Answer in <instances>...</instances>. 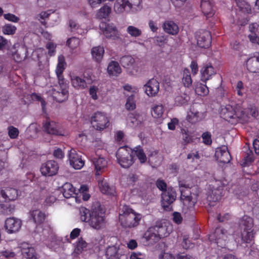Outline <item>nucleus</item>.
Here are the masks:
<instances>
[{
  "label": "nucleus",
  "instance_id": "9",
  "mask_svg": "<svg viewBox=\"0 0 259 259\" xmlns=\"http://www.w3.org/2000/svg\"><path fill=\"white\" fill-rule=\"evenodd\" d=\"M91 122L97 130L102 131L109 125V121L106 115L101 112H96L91 117Z\"/></svg>",
  "mask_w": 259,
  "mask_h": 259
},
{
  "label": "nucleus",
  "instance_id": "49",
  "mask_svg": "<svg viewBox=\"0 0 259 259\" xmlns=\"http://www.w3.org/2000/svg\"><path fill=\"white\" fill-rule=\"evenodd\" d=\"M182 139L184 141V145H187L188 143L193 142V136L189 134V131L185 129L181 130Z\"/></svg>",
  "mask_w": 259,
  "mask_h": 259
},
{
  "label": "nucleus",
  "instance_id": "36",
  "mask_svg": "<svg viewBox=\"0 0 259 259\" xmlns=\"http://www.w3.org/2000/svg\"><path fill=\"white\" fill-rule=\"evenodd\" d=\"M107 71L110 75H116L121 72V68L118 62L111 61L107 67Z\"/></svg>",
  "mask_w": 259,
  "mask_h": 259
},
{
  "label": "nucleus",
  "instance_id": "46",
  "mask_svg": "<svg viewBox=\"0 0 259 259\" xmlns=\"http://www.w3.org/2000/svg\"><path fill=\"white\" fill-rule=\"evenodd\" d=\"M133 151H134V156L136 155L141 163H144L146 161V156L143 150L140 146L135 147Z\"/></svg>",
  "mask_w": 259,
  "mask_h": 259
},
{
  "label": "nucleus",
  "instance_id": "8",
  "mask_svg": "<svg viewBox=\"0 0 259 259\" xmlns=\"http://www.w3.org/2000/svg\"><path fill=\"white\" fill-rule=\"evenodd\" d=\"M228 235L227 231L220 226L216 228L214 232L209 235V239L210 241H214L218 246L223 248L226 245Z\"/></svg>",
  "mask_w": 259,
  "mask_h": 259
},
{
  "label": "nucleus",
  "instance_id": "11",
  "mask_svg": "<svg viewBox=\"0 0 259 259\" xmlns=\"http://www.w3.org/2000/svg\"><path fill=\"white\" fill-rule=\"evenodd\" d=\"M58 169L59 166L56 161L49 160L42 165L40 171L44 176L52 177L57 173Z\"/></svg>",
  "mask_w": 259,
  "mask_h": 259
},
{
  "label": "nucleus",
  "instance_id": "21",
  "mask_svg": "<svg viewBox=\"0 0 259 259\" xmlns=\"http://www.w3.org/2000/svg\"><path fill=\"white\" fill-rule=\"evenodd\" d=\"M133 0H117L114 6L115 10L118 13L129 12L134 5Z\"/></svg>",
  "mask_w": 259,
  "mask_h": 259
},
{
  "label": "nucleus",
  "instance_id": "22",
  "mask_svg": "<svg viewBox=\"0 0 259 259\" xmlns=\"http://www.w3.org/2000/svg\"><path fill=\"white\" fill-rule=\"evenodd\" d=\"M159 82L154 79H151L144 85L145 93L149 97L156 95L159 91Z\"/></svg>",
  "mask_w": 259,
  "mask_h": 259
},
{
  "label": "nucleus",
  "instance_id": "42",
  "mask_svg": "<svg viewBox=\"0 0 259 259\" xmlns=\"http://www.w3.org/2000/svg\"><path fill=\"white\" fill-rule=\"evenodd\" d=\"M111 11V7L107 5H104L97 13V17L100 19L106 18L108 16Z\"/></svg>",
  "mask_w": 259,
  "mask_h": 259
},
{
  "label": "nucleus",
  "instance_id": "25",
  "mask_svg": "<svg viewBox=\"0 0 259 259\" xmlns=\"http://www.w3.org/2000/svg\"><path fill=\"white\" fill-rule=\"evenodd\" d=\"M246 67L250 72H259V55L249 58L246 61Z\"/></svg>",
  "mask_w": 259,
  "mask_h": 259
},
{
  "label": "nucleus",
  "instance_id": "54",
  "mask_svg": "<svg viewBox=\"0 0 259 259\" xmlns=\"http://www.w3.org/2000/svg\"><path fill=\"white\" fill-rule=\"evenodd\" d=\"M30 96L32 100L40 102L42 106V109L43 111L45 112L46 102H45L44 99L41 97V96L37 94L36 93H32L30 95Z\"/></svg>",
  "mask_w": 259,
  "mask_h": 259
},
{
  "label": "nucleus",
  "instance_id": "7",
  "mask_svg": "<svg viewBox=\"0 0 259 259\" xmlns=\"http://www.w3.org/2000/svg\"><path fill=\"white\" fill-rule=\"evenodd\" d=\"M177 198V192L175 188L169 187L161 193V205L163 210L167 211L172 210V203Z\"/></svg>",
  "mask_w": 259,
  "mask_h": 259
},
{
  "label": "nucleus",
  "instance_id": "62",
  "mask_svg": "<svg viewBox=\"0 0 259 259\" xmlns=\"http://www.w3.org/2000/svg\"><path fill=\"white\" fill-rule=\"evenodd\" d=\"M203 142L207 145H210L212 143L211 135L209 132L204 133L202 135Z\"/></svg>",
  "mask_w": 259,
  "mask_h": 259
},
{
  "label": "nucleus",
  "instance_id": "20",
  "mask_svg": "<svg viewBox=\"0 0 259 259\" xmlns=\"http://www.w3.org/2000/svg\"><path fill=\"white\" fill-rule=\"evenodd\" d=\"M213 7V0H201L200 3L201 11L207 18L211 17L214 14L215 11Z\"/></svg>",
  "mask_w": 259,
  "mask_h": 259
},
{
  "label": "nucleus",
  "instance_id": "17",
  "mask_svg": "<svg viewBox=\"0 0 259 259\" xmlns=\"http://www.w3.org/2000/svg\"><path fill=\"white\" fill-rule=\"evenodd\" d=\"M69 159L70 165L75 169H80L84 165V161L73 149L69 151Z\"/></svg>",
  "mask_w": 259,
  "mask_h": 259
},
{
  "label": "nucleus",
  "instance_id": "23",
  "mask_svg": "<svg viewBox=\"0 0 259 259\" xmlns=\"http://www.w3.org/2000/svg\"><path fill=\"white\" fill-rule=\"evenodd\" d=\"M29 219L33 221L37 226L42 224L46 220L45 213L40 210L36 209L30 211Z\"/></svg>",
  "mask_w": 259,
  "mask_h": 259
},
{
  "label": "nucleus",
  "instance_id": "55",
  "mask_svg": "<svg viewBox=\"0 0 259 259\" xmlns=\"http://www.w3.org/2000/svg\"><path fill=\"white\" fill-rule=\"evenodd\" d=\"M79 44V39L75 37L69 38L67 41V45L73 49L76 48Z\"/></svg>",
  "mask_w": 259,
  "mask_h": 259
},
{
  "label": "nucleus",
  "instance_id": "39",
  "mask_svg": "<svg viewBox=\"0 0 259 259\" xmlns=\"http://www.w3.org/2000/svg\"><path fill=\"white\" fill-rule=\"evenodd\" d=\"M237 6L242 12L250 14L251 9L250 5L244 0H235Z\"/></svg>",
  "mask_w": 259,
  "mask_h": 259
},
{
  "label": "nucleus",
  "instance_id": "14",
  "mask_svg": "<svg viewBox=\"0 0 259 259\" xmlns=\"http://www.w3.org/2000/svg\"><path fill=\"white\" fill-rule=\"evenodd\" d=\"M5 227L8 233H16L21 227V221L14 218H10L6 220Z\"/></svg>",
  "mask_w": 259,
  "mask_h": 259
},
{
  "label": "nucleus",
  "instance_id": "13",
  "mask_svg": "<svg viewBox=\"0 0 259 259\" xmlns=\"http://www.w3.org/2000/svg\"><path fill=\"white\" fill-rule=\"evenodd\" d=\"M197 45L201 48H207L211 44V36L210 32L203 30L197 34Z\"/></svg>",
  "mask_w": 259,
  "mask_h": 259
},
{
  "label": "nucleus",
  "instance_id": "52",
  "mask_svg": "<svg viewBox=\"0 0 259 259\" xmlns=\"http://www.w3.org/2000/svg\"><path fill=\"white\" fill-rule=\"evenodd\" d=\"M134 95H132L129 96L126 102L125 103V108L128 110H133L136 108V103L134 100Z\"/></svg>",
  "mask_w": 259,
  "mask_h": 259
},
{
  "label": "nucleus",
  "instance_id": "1",
  "mask_svg": "<svg viewBox=\"0 0 259 259\" xmlns=\"http://www.w3.org/2000/svg\"><path fill=\"white\" fill-rule=\"evenodd\" d=\"M79 213L81 221L88 223L93 229L99 230L105 224V211L99 202L94 203L90 209L81 207Z\"/></svg>",
  "mask_w": 259,
  "mask_h": 259
},
{
  "label": "nucleus",
  "instance_id": "44",
  "mask_svg": "<svg viewBox=\"0 0 259 259\" xmlns=\"http://www.w3.org/2000/svg\"><path fill=\"white\" fill-rule=\"evenodd\" d=\"M135 62V59L131 56H125L121 58L120 63L124 68H128Z\"/></svg>",
  "mask_w": 259,
  "mask_h": 259
},
{
  "label": "nucleus",
  "instance_id": "56",
  "mask_svg": "<svg viewBox=\"0 0 259 259\" xmlns=\"http://www.w3.org/2000/svg\"><path fill=\"white\" fill-rule=\"evenodd\" d=\"M127 31L129 34L133 36L137 37L141 34V31L138 28L133 26H128Z\"/></svg>",
  "mask_w": 259,
  "mask_h": 259
},
{
  "label": "nucleus",
  "instance_id": "2",
  "mask_svg": "<svg viewBox=\"0 0 259 259\" xmlns=\"http://www.w3.org/2000/svg\"><path fill=\"white\" fill-rule=\"evenodd\" d=\"M189 181L179 182L180 191L181 192L180 200L183 202V210L186 213L187 211H192L194 210V206L196 203L200 189L198 186L192 182L189 181L196 180V179H188Z\"/></svg>",
  "mask_w": 259,
  "mask_h": 259
},
{
  "label": "nucleus",
  "instance_id": "19",
  "mask_svg": "<svg viewBox=\"0 0 259 259\" xmlns=\"http://www.w3.org/2000/svg\"><path fill=\"white\" fill-rule=\"evenodd\" d=\"M98 185L100 191L103 194L109 196H115L116 195L115 187L113 185H110L104 179L99 181Z\"/></svg>",
  "mask_w": 259,
  "mask_h": 259
},
{
  "label": "nucleus",
  "instance_id": "51",
  "mask_svg": "<svg viewBox=\"0 0 259 259\" xmlns=\"http://www.w3.org/2000/svg\"><path fill=\"white\" fill-rule=\"evenodd\" d=\"M2 29L4 34L12 35L15 33L16 27L10 24H7L3 26Z\"/></svg>",
  "mask_w": 259,
  "mask_h": 259
},
{
  "label": "nucleus",
  "instance_id": "41",
  "mask_svg": "<svg viewBox=\"0 0 259 259\" xmlns=\"http://www.w3.org/2000/svg\"><path fill=\"white\" fill-rule=\"evenodd\" d=\"M195 92L199 96H204L208 94L209 90L206 85L198 82L195 85Z\"/></svg>",
  "mask_w": 259,
  "mask_h": 259
},
{
  "label": "nucleus",
  "instance_id": "29",
  "mask_svg": "<svg viewBox=\"0 0 259 259\" xmlns=\"http://www.w3.org/2000/svg\"><path fill=\"white\" fill-rule=\"evenodd\" d=\"M61 192L66 198L74 197L76 195V189L70 183H65L62 187Z\"/></svg>",
  "mask_w": 259,
  "mask_h": 259
},
{
  "label": "nucleus",
  "instance_id": "53",
  "mask_svg": "<svg viewBox=\"0 0 259 259\" xmlns=\"http://www.w3.org/2000/svg\"><path fill=\"white\" fill-rule=\"evenodd\" d=\"M188 120L191 122H195L202 119V114L199 112H196L195 113L191 112V114H189L188 116Z\"/></svg>",
  "mask_w": 259,
  "mask_h": 259
},
{
  "label": "nucleus",
  "instance_id": "27",
  "mask_svg": "<svg viewBox=\"0 0 259 259\" xmlns=\"http://www.w3.org/2000/svg\"><path fill=\"white\" fill-rule=\"evenodd\" d=\"M22 254L26 259H37V254L34 247L28 244H23L21 249Z\"/></svg>",
  "mask_w": 259,
  "mask_h": 259
},
{
  "label": "nucleus",
  "instance_id": "40",
  "mask_svg": "<svg viewBox=\"0 0 259 259\" xmlns=\"http://www.w3.org/2000/svg\"><path fill=\"white\" fill-rule=\"evenodd\" d=\"M72 85L77 89H84L87 87L85 81L78 76L71 77Z\"/></svg>",
  "mask_w": 259,
  "mask_h": 259
},
{
  "label": "nucleus",
  "instance_id": "57",
  "mask_svg": "<svg viewBox=\"0 0 259 259\" xmlns=\"http://www.w3.org/2000/svg\"><path fill=\"white\" fill-rule=\"evenodd\" d=\"M1 207L3 209V213L5 215H10L13 213L14 210V207L11 205H5L1 204Z\"/></svg>",
  "mask_w": 259,
  "mask_h": 259
},
{
  "label": "nucleus",
  "instance_id": "38",
  "mask_svg": "<svg viewBox=\"0 0 259 259\" xmlns=\"http://www.w3.org/2000/svg\"><path fill=\"white\" fill-rule=\"evenodd\" d=\"M87 243L81 237L76 242L74 253L76 254H80L85 250L87 246Z\"/></svg>",
  "mask_w": 259,
  "mask_h": 259
},
{
  "label": "nucleus",
  "instance_id": "64",
  "mask_svg": "<svg viewBox=\"0 0 259 259\" xmlns=\"http://www.w3.org/2000/svg\"><path fill=\"white\" fill-rule=\"evenodd\" d=\"M174 257L171 254L162 251L159 255V259H174Z\"/></svg>",
  "mask_w": 259,
  "mask_h": 259
},
{
  "label": "nucleus",
  "instance_id": "3",
  "mask_svg": "<svg viewBox=\"0 0 259 259\" xmlns=\"http://www.w3.org/2000/svg\"><path fill=\"white\" fill-rule=\"evenodd\" d=\"M231 181H229L228 179H213L208 188V201L213 202L218 201L224 195V190L237 194L239 187L238 185L233 184Z\"/></svg>",
  "mask_w": 259,
  "mask_h": 259
},
{
  "label": "nucleus",
  "instance_id": "48",
  "mask_svg": "<svg viewBox=\"0 0 259 259\" xmlns=\"http://www.w3.org/2000/svg\"><path fill=\"white\" fill-rule=\"evenodd\" d=\"M163 107L162 105H156L152 108L151 114L155 118L161 117L163 114Z\"/></svg>",
  "mask_w": 259,
  "mask_h": 259
},
{
  "label": "nucleus",
  "instance_id": "34",
  "mask_svg": "<svg viewBox=\"0 0 259 259\" xmlns=\"http://www.w3.org/2000/svg\"><path fill=\"white\" fill-rule=\"evenodd\" d=\"M91 53L93 58L97 62H100L102 60L104 53V48L101 46L93 47L91 50Z\"/></svg>",
  "mask_w": 259,
  "mask_h": 259
},
{
  "label": "nucleus",
  "instance_id": "61",
  "mask_svg": "<svg viewBox=\"0 0 259 259\" xmlns=\"http://www.w3.org/2000/svg\"><path fill=\"white\" fill-rule=\"evenodd\" d=\"M156 185L157 187L162 192L167 189L166 183L162 180L157 179Z\"/></svg>",
  "mask_w": 259,
  "mask_h": 259
},
{
  "label": "nucleus",
  "instance_id": "63",
  "mask_svg": "<svg viewBox=\"0 0 259 259\" xmlns=\"http://www.w3.org/2000/svg\"><path fill=\"white\" fill-rule=\"evenodd\" d=\"M183 220L182 217L180 213L178 212H174L173 213V221L177 224H180Z\"/></svg>",
  "mask_w": 259,
  "mask_h": 259
},
{
  "label": "nucleus",
  "instance_id": "50",
  "mask_svg": "<svg viewBox=\"0 0 259 259\" xmlns=\"http://www.w3.org/2000/svg\"><path fill=\"white\" fill-rule=\"evenodd\" d=\"M14 59L16 62H20L26 57V53L24 50H18L13 54Z\"/></svg>",
  "mask_w": 259,
  "mask_h": 259
},
{
  "label": "nucleus",
  "instance_id": "31",
  "mask_svg": "<svg viewBox=\"0 0 259 259\" xmlns=\"http://www.w3.org/2000/svg\"><path fill=\"white\" fill-rule=\"evenodd\" d=\"M119 249L115 246H109L106 249L105 256L107 259H119Z\"/></svg>",
  "mask_w": 259,
  "mask_h": 259
},
{
  "label": "nucleus",
  "instance_id": "15",
  "mask_svg": "<svg viewBox=\"0 0 259 259\" xmlns=\"http://www.w3.org/2000/svg\"><path fill=\"white\" fill-rule=\"evenodd\" d=\"M42 124L43 130L47 134L57 136L64 135L62 132L58 129V125L55 122L47 120L46 122L42 123Z\"/></svg>",
  "mask_w": 259,
  "mask_h": 259
},
{
  "label": "nucleus",
  "instance_id": "6",
  "mask_svg": "<svg viewBox=\"0 0 259 259\" xmlns=\"http://www.w3.org/2000/svg\"><path fill=\"white\" fill-rule=\"evenodd\" d=\"M116 156L119 164L124 168H128L134 162V151L126 146L120 147L116 152Z\"/></svg>",
  "mask_w": 259,
  "mask_h": 259
},
{
  "label": "nucleus",
  "instance_id": "18",
  "mask_svg": "<svg viewBox=\"0 0 259 259\" xmlns=\"http://www.w3.org/2000/svg\"><path fill=\"white\" fill-rule=\"evenodd\" d=\"M238 225L239 230H254L253 218L246 215H244L239 219Z\"/></svg>",
  "mask_w": 259,
  "mask_h": 259
},
{
  "label": "nucleus",
  "instance_id": "5",
  "mask_svg": "<svg viewBox=\"0 0 259 259\" xmlns=\"http://www.w3.org/2000/svg\"><path fill=\"white\" fill-rule=\"evenodd\" d=\"M167 236L166 229L162 225H155L149 227L145 232L143 238L148 245H153L163 237Z\"/></svg>",
  "mask_w": 259,
  "mask_h": 259
},
{
  "label": "nucleus",
  "instance_id": "47",
  "mask_svg": "<svg viewBox=\"0 0 259 259\" xmlns=\"http://www.w3.org/2000/svg\"><path fill=\"white\" fill-rule=\"evenodd\" d=\"M189 99V96L187 94L183 93L175 98V103L177 105H181L186 104Z\"/></svg>",
  "mask_w": 259,
  "mask_h": 259
},
{
  "label": "nucleus",
  "instance_id": "37",
  "mask_svg": "<svg viewBox=\"0 0 259 259\" xmlns=\"http://www.w3.org/2000/svg\"><path fill=\"white\" fill-rule=\"evenodd\" d=\"M117 29L115 27L107 25L103 30L104 34L108 38L115 39L117 35Z\"/></svg>",
  "mask_w": 259,
  "mask_h": 259
},
{
  "label": "nucleus",
  "instance_id": "58",
  "mask_svg": "<svg viewBox=\"0 0 259 259\" xmlns=\"http://www.w3.org/2000/svg\"><path fill=\"white\" fill-rule=\"evenodd\" d=\"M19 134L18 130L13 126H10L8 127V135L11 139H16Z\"/></svg>",
  "mask_w": 259,
  "mask_h": 259
},
{
  "label": "nucleus",
  "instance_id": "32",
  "mask_svg": "<svg viewBox=\"0 0 259 259\" xmlns=\"http://www.w3.org/2000/svg\"><path fill=\"white\" fill-rule=\"evenodd\" d=\"M66 64L65 62V58L63 56L61 55L58 57V64L56 69V73L59 79V84L61 86V84H63V80H60V77L63 73L64 69V65Z\"/></svg>",
  "mask_w": 259,
  "mask_h": 259
},
{
  "label": "nucleus",
  "instance_id": "33",
  "mask_svg": "<svg viewBox=\"0 0 259 259\" xmlns=\"http://www.w3.org/2000/svg\"><path fill=\"white\" fill-rule=\"evenodd\" d=\"M164 31L170 34H176L179 32V27L176 24L172 21L165 22L163 24Z\"/></svg>",
  "mask_w": 259,
  "mask_h": 259
},
{
  "label": "nucleus",
  "instance_id": "45",
  "mask_svg": "<svg viewBox=\"0 0 259 259\" xmlns=\"http://www.w3.org/2000/svg\"><path fill=\"white\" fill-rule=\"evenodd\" d=\"M253 160L254 158L252 151L248 149L246 152V156L244 157L241 164L243 166H245L251 163Z\"/></svg>",
  "mask_w": 259,
  "mask_h": 259
},
{
  "label": "nucleus",
  "instance_id": "60",
  "mask_svg": "<svg viewBox=\"0 0 259 259\" xmlns=\"http://www.w3.org/2000/svg\"><path fill=\"white\" fill-rule=\"evenodd\" d=\"M4 17L5 19L13 22H18L20 20V18L18 17L11 13L4 14Z\"/></svg>",
  "mask_w": 259,
  "mask_h": 259
},
{
  "label": "nucleus",
  "instance_id": "26",
  "mask_svg": "<svg viewBox=\"0 0 259 259\" xmlns=\"http://www.w3.org/2000/svg\"><path fill=\"white\" fill-rule=\"evenodd\" d=\"M221 114L225 120L229 121L231 119L240 118L241 116L239 113L234 110L232 106H228L223 109Z\"/></svg>",
  "mask_w": 259,
  "mask_h": 259
},
{
  "label": "nucleus",
  "instance_id": "12",
  "mask_svg": "<svg viewBox=\"0 0 259 259\" xmlns=\"http://www.w3.org/2000/svg\"><path fill=\"white\" fill-rule=\"evenodd\" d=\"M215 157L220 162L223 163H229L231 159L228 147L225 145H223L216 149Z\"/></svg>",
  "mask_w": 259,
  "mask_h": 259
},
{
  "label": "nucleus",
  "instance_id": "16",
  "mask_svg": "<svg viewBox=\"0 0 259 259\" xmlns=\"http://www.w3.org/2000/svg\"><path fill=\"white\" fill-rule=\"evenodd\" d=\"M95 166V176H100L105 172L107 167V161L105 158L99 157L98 158H94L92 159Z\"/></svg>",
  "mask_w": 259,
  "mask_h": 259
},
{
  "label": "nucleus",
  "instance_id": "30",
  "mask_svg": "<svg viewBox=\"0 0 259 259\" xmlns=\"http://www.w3.org/2000/svg\"><path fill=\"white\" fill-rule=\"evenodd\" d=\"M251 33L248 35L250 40L252 43L259 45V25L257 23L252 24L250 26Z\"/></svg>",
  "mask_w": 259,
  "mask_h": 259
},
{
  "label": "nucleus",
  "instance_id": "35",
  "mask_svg": "<svg viewBox=\"0 0 259 259\" xmlns=\"http://www.w3.org/2000/svg\"><path fill=\"white\" fill-rule=\"evenodd\" d=\"M214 74V71L211 65H207L202 72L201 80L206 82L210 77Z\"/></svg>",
  "mask_w": 259,
  "mask_h": 259
},
{
  "label": "nucleus",
  "instance_id": "10",
  "mask_svg": "<svg viewBox=\"0 0 259 259\" xmlns=\"http://www.w3.org/2000/svg\"><path fill=\"white\" fill-rule=\"evenodd\" d=\"M19 195L18 190L11 187L6 188L0 192V202L4 203L16 200Z\"/></svg>",
  "mask_w": 259,
  "mask_h": 259
},
{
  "label": "nucleus",
  "instance_id": "28",
  "mask_svg": "<svg viewBox=\"0 0 259 259\" xmlns=\"http://www.w3.org/2000/svg\"><path fill=\"white\" fill-rule=\"evenodd\" d=\"M60 90V91L53 89L52 96L57 102L62 103L68 99V91L66 89H62Z\"/></svg>",
  "mask_w": 259,
  "mask_h": 259
},
{
  "label": "nucleus",
  "instance_id": "43",
  "mask_svg": "<svg viewBox=\"0 0 259 259\" xmlns=\"http://www.w3.org/2000/svg\"><path fill=\"white\" fill-rule=\"evenodd\" d=\"M183 83L185 87L189 88L192 83V80L189 69L185 68L183 71Z\"/></svg>",
  "mask_w": 259,
  "mask_h": 259
},
{
  "label": "nucleus",
  "instance_id": "4",
  "mask_svg": "<svg viewBox=\"0 0 259 259\" xmlns=\"http://www.w3.org/2000/svg\"><path fill=\"white\" fill-rule=\"evenodd\" d=\"M142 215L134 210L130 205H124L119 215L121 225L125 228L137 227L142 219Z\"/></svg>",
  "mask_w": 259,
  "mask_h": 259
},
{
  "label": "nucleus",
  "instance_id": "59",
  "mask_svg": "<svg viewBox=\"0 0 259 259\" xmlns=\"http://www.w3.org/2000/svg\"><path fill=\"white\" fill-rule=\"evenodd\" d=\"M193 245V244L190 242L189 238L186 236L183 237V241L182 242V246L183 248L188 249L192 248Z\"/></svg>",
  "mask_w": 259,
  "mask_h": 259
},
{
  "label": "nucleus",
  "instance_id": "24",
  "mask_svg": "<svg viewBox=\"0 0 259 259\" xmlns=\"http://www.w3.org/2000/svg\"><path fill=\"white\" fill-rule=\"evenodd\" d=\"M256 232L254 230H240V238L242 243H250L254 240Z\"/></svg>",
  "mask_w": 259,
  "mask_h": 259
}]
</instances>
